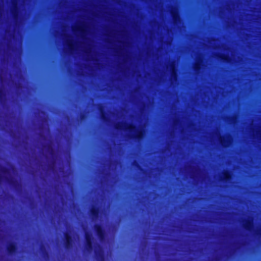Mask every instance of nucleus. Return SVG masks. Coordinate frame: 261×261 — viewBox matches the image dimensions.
<instances>
[{
	"label": "nucleus",
	"mask_w": 261,
	"mask_h": 261,
	"mask_svg": "<svg viewBox=\"0 0 261 261\" xmlns=\"http://www.w3.org/2000/svg\"><path fill=\"white\" fill-rule=\"evenodd\" d=\"M126 129L130 133H135L130 136V138L137 140H141L144 137V132L142 129H138L137 126L133 124H129L126 127Z\"/></svg>",
	"instance_id": "nucleus-1"
},
{
	"label": "nucleus",
	"mask_w": 261,
	"mask_h": 261,
	"mask_svg": "<svg viewBox=\"0 0 261 261\" xmlns=\"http://www.w3.org/2000/svg\"><path fill=\"white\" fill-rule=\"evenodd\" d=\"M85 238L86 241V249L88 252H91L93 249L92 236L90 233L86 232L85 235Z\"/></svg>",
	"instance_id": "nucleus-2"
},
{
	"label": "nucleus",
	"mask_w": 261,
	"mask_h": 261,
	"mask_svg": "<svg viewBox=\"0 0 261 261\" xmlns=\"http://www.w3.org/2000/svg\"><path fill=\"white\" fill-rule=\"evenodd\" d=\"M95 231L100 241H103L105 239V231L102 225L100 224H96L94 225Z\"/></svg>",
	"instance_id": "nucleus-3"
},
{
	"label": "nucleus",
	"mask_w": 261,
	"mask_h": 261,
	"mask_svg": "<svg viewBox=\"0 0 261 261\" xmlns=\"http://www.w3.org/2000/svg\"><path fill=\"white\" fill-rule=\"evenodd\" d=\"M8 254L10 256H13L17 252V246L15 242H11L8 244L6 247Z\"/></svg>",
	"instance_id": "nucleus-4"
},
{
	"label": "nucleus",
	"mask_w": 261,
	"mask_h": 261,
	"mask_svg": "<svg viewBox=\"0 0 261 261\" xmlns=\"http://www.w3.org/2000/svg\"><path fill=\"white\" fill-rule=\"evenodd\" d=\"M64 247L66 249L69 250L72 247L73 240L71 235L66 232L64 233Z\"/></svg>",
	"instance_id": "nucleus-5"
},
{
	"label": "nucleus",
	"mask_w": 261,
	"mask_h": 261,
	"mask_svg": "<svg viewBox=\"0 0 261 261\" xmlns=\"http://www.w3.org/2000/svg\"><path fill=\"white\" fill-rule=\"evenodd\" d=\"M12 16L15 20L19 18V10L17 0L12 1V9L11 10Z\"/></svg>",
	"instance_id": "nucleus-6"
},
{
	"label": "nucleus",
	"mask_w": 261,
	"mask_h": 261,
	"mask_svg": "<svg viewBox=\"0 0 261 261\" xmlns=\"http://www.w3.org/2000/svg\"><path fill=\"white\" fill-rule=\"evenodd\" d=\"M231 140V137L230 134L225 136H220L219 138V141L221 145L223 147H227L229 144Z\"/></svg>",
	"instance_id": "nucleus-7"
},
{
	"label": "nucleus",
	"mask_w": 261,
	"mask_h": 261,
	"mask_svg": "<svg viewBox=\"0 0 261 261\" xmlns=\"http://www.w3.org/2000/svg\"><path fill=\"white\" fill-rule=\"evenodd\" d=\"M232 179V172L229 170H225L221 179L225 182H229Z\"/></svg>",
	"instance_id": "nucleus-8"
},
{
	"label": "nucleus",
	"mask_w": 261,
	"mask_h": 261,
	"mask_svg": "<svg viewBox=\"0 0 261 261\" xmlns=\"http://www.w3.org/2000/svg\"><path fill=\"white\" fill-rule=\"evenodd\" d=\"M99 208L96 206H93L90 210V216L92 219H97L99 217Z\"/></svg>",
	"instance_id": "nucleus-9"
},
{
	"label": "nucleus",
	"mask_w": 261,
	"mask_h": 261,
	"mask_svg": "<svg viewBox=\"0 0 261 261\" xmlns=\"http://www.w3.org/2000/svg\"><path fill=\"white\" fill-rule=\"evenodd\" d=\"M97 261H106L105 254L102 250L95 251Z\"/></svg>",
	"instance_id": "nucleus-10"
},
{
	"label": "nucleus",
	"mask_w": 261,
	"mask_h": 261,
	"mask_svg": "<svg viewBox=\"0 0 261 261\" xmlns=\"http://www.w3.org/2000/svg\"><path fill=\"white\" fill-rule=\"evenodd\" d=\"M243 226L246 230L251 231L253 226L252 220L250 219H247L245 221Z\"/></svg>",
	"instance_id": "nucleus-11"
},
{
	"label": "nucleus",
	"mask_w": 261,
	"mask_h": 261,
	"mask_svg": "<svg viewBox=\"0 0 261 261\" xmlns=\"http://www.w3.org/2000/svg\"><path fill=\"white\" fill-rule=\"evenodd\" d=\"M203 61L201 59H199L195 63L194 65V69L196 72L200 71L203 65Z\"/></svg>",
	"instance_id": "nucleus-12"
},
{
	"label": "nucleus",
	"mask_w": 261,
	"mask_h": 261,
	"mask_svg": "<svg viewBox=\"0 0 261 261\" xmlns=\"http://www.w3.org/2000/svg\"><path fill=\"white\" fill-rule=\"evenodd\" d=\"M171 14L173 20L174 22L176 23L180 20V16L178 12L174 10H172Z\"/></svg>",
	"instance_id": "nucleus-13"
},
{
	"label": "nucleus",
	"mask_w": 261,
	"mask_h": 261,
	"mask_svg": "<svg viewBox=\"0 0 261 261\" xmlns=\"http://www.w3.org/2000/svg\"><path fill=\"white\" fill-rule=\"evenodd\" d=\"M99 111L100 112V116H101V119L103 121H107L108 120V116H107L106 111L104 110V107L102 105H100V106L99 107Z\"/></svg>",
	"instance_id": "nucleus-14"
},
{
	"label": "nucleus",
	"mask_w": 261,
	"mask_h": 261,
	"mask_svg": "<svg viewBox=\"0 0 261 261\" xmlns=\"http://www.w3.org/2000/svg\"><path fill=\"white\" fill-rule=\"evenodd\" d=\"M218 58L222 60V61L226 62V63H229L230 62L231 59L230 58L225 54H218Z\"/></svg>",
	"instance_id": "nucleus-15"
},
{
	"label": "nucleus",
	"mask_w": 261,
	"mask_h": 261,
	"mask_svg": "<svg viewBox=\"0 0 261 261\" xmlns=\"http://www.w3.org/2000/svg\"><path fill=\"white\" fill-rule=\"evenodd\" d=\"M171 76L173 77L175 79H176L177 77V70L176 69L175 66L174 64H171Z\"/></svg>",
	"instance_id": "nucleus-16"
},
{
	"label": "nucleus",
	"mask_w": 261,
	"mask_h": 261,
	"mask_svg": "<svg viewBox=\"0 0 261 261\" xmlns=\"http://www.w3.org/2000/svg\"><path fill=\"white\" fill-rule=\"evenodd\" d=\"M73 30L74 32H75L76 31L80 32L82 36L84 35L86 32L85 30V27L84 25L81 27H77L75 29H73Z\"/></svg>",
	"instance_id": "nucleus-17"
},
{
	"label": "nucleus",
	"mask_w": 261,
	"mask_h": 261,
	"mask_svg": "<svg viewBox=\"0 0 261 261\" xmlns=\"http://www.w3.org/2000/svg\"><path fill=\"white\" fill-rule=\"evenodd\" d=\"M67 46L70 51H72L74 50V44L72 41L68 40Z\"/></svg>",
	"instance_id": "nucleus-18"
},
{
	"label": "nucleus",
	"mask_w": 261,
	"mask_h": 261,
	"mask_svg": "<svg viewBox=\"0 0 261 261\" xmlns=\"http://www.w3.org/2000/svg\"><path fill=\"white\" fill-rule=\"evenodd\" d=\"M41 250L42 253V255L44 257H47L48 256V253L44 247H41Z\"/></svg>",
	"instance_id": "nucleus-19"
},
{
	"label": "nucleus",
	"mask_w": 261,
	"mask_h": 261,
	"mask_svg": "<svg viewBox=\"0 0 261 261\" xmlns=\"http://www.w3.org/2000/svg\"><path fill=\"white\" fill-rule=\"evenodd\" d=\"M7 180L10 185L14 186L15 187H16L18 185V182H17L16 181H14L13 180H9V179H7Z\"/></svg>",
	"instance_id": "nucleus-20"
},
{
	"label": "nucleus",
	"mask_w": 261,
	"mask_h": 261,
	"mask_svg": "<svg viewBox=\"0 0 261 261\" xmlns=\"http://www.w3.org/2000/svg\"><path fill=\"white\" fill-rule=\"evenodd\" d=\"M47 150L50 152V154L53 155L55 153V150L50 145L47 146Z\"/></svg>",
	"instance_id": "nucleus-21"
},
{
	"label": "nucleus",
	"mask_w": 261,
	"mask_h": 261,
	"mask_svg": "<svg viewBox=\"0 0 261 261\" xmlns=\"http://www.w3.org/2000/svg\"><path fill=\"white\" fill-rule=\"evenodd\" d=\"M115 128L117 129H121V123H119L115 125Z\"/></svg>",
	"instance_id": "nucleus-22"
},
{
	"label": "nucleus",
	"mask_w": 261,
	"mask_h": 261,
	"mask_svg": "<svg viewBox=\"0 0 261 261\" xmlns=\"http://www.w3.org/2000/svg\"><path fill=\"white\" fill-rule=\"evenodd\" d=\"M1 171L4 174H6L8 172V169L7 168H4V167L2 169Z\"/></svg>",
	"instance_id": "nucleus-23"
},
{
	"label": "nucleus",
	"mask_w": 261,
	"mask_h": 261,
	"mask_svg": "<svg viewBox=\"0 0 261 261\" xmlns=\"http://www.w3.org/2000/svg\"><path fill=\"white\" fill-rule=\"evenodd\" d=\"M3 93L2 90L0 89V100L2 99Z\"/></svg>",
	"instance_id": "nucleus-24"
},
{
	"label": "nucleus",
	"mask_w": 261,
	"mask_h": 261,
	"mask_svg": "<svg viewBox=\"0 0 261 261\" xmlns=\"http://www.w3.org/2000/svg\"><path fill=\"white\" fill-rule=\"evenodd\" d=\"M85 118V114H82L81 115V119L82 120H83Z\"/></svg>",
	"instance_id": "nucleus-25"
},
{
	"label": "nucleus",
	"mask_w": 261,
	"mask_h": 261,
	"mask_svg": "<svg viewBox=\"0 0 261 261\" xmlns=\"http://www.w3.org/2000/svg\"><path fill=\"white\" fill-rule=\"evenodd\" d=\"M2 177L1 175H0V183L2 181Z\"/></svg>",
	"instance_id": "nucleus-26"
},
{
	"label": "nucleus",
	"mask_w": 261,
	"mask_h": 261,
	"mask_svg": "<svg viewBox=\"0 0 261 261\" xmlns=\"http://www.w3.org/2000/svg\"><path fill=\"white\" fill-rule=\"evenodd\" d=\"M258 134L259 135V136L261 138V133H260V132L258 131Z\"/></svg>",
	"instance_id": "nucleus-27"
}]
</instances>
